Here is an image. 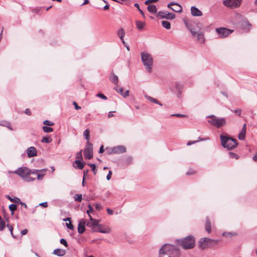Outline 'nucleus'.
I'll return each instance as SVG.
<instances>
[{"mask_svg":"<svg viewBox=\"0 0 257 257\" xmlns=\"http://www.w3.org/2000/svg\"><path fill=\"white\" fill-rule=\"evenodd\" d=\"M87 165L91 168V170L93 171L94 175H95L96 174L95 165L94 164H88Z\"/></svg>","mask_w":257,"mask_h":257,"instance_id":"e433bc0d","label":"nucleus"},{"mask_svg":"<svg viewBox=\"0 0 257 257\" xmlns=\"http://www.w3.org/2000/svg\"><path fill=\"white\" fill-rule=\"evenodd\" d=\"M66 253V251L65 250L60 248H56L53 251V254L59 256H62L64 255Z\"/></svg>","mask_w":257,"mask_h":257,"instance_id":"a211bd4d","label":"nucleus"},{"mask_svg":"<svg viewBox=\"0 0 257 257\" xmlns=\"http://www.w3.org/2000/svg\"><path fill=\"white\" fill-rule=\"evenodd\" d=\"M167 11H160L157 14V17L161 19L167 18Z\"/></svg>","mask_w":257,"mask_h":257,"instance_id":"5701e85b","label":"nucleus"},{"mask_svg":"<svg viewBox=\"0 0 257 257\" xmlns=\"http://www.w3.org/2000/svg\"><path fill=\"white\" fill-rule=\"evenodd\" d=\"M213 242L216 243L217 241L207 237L201 238L199 241V246L202 249H204Z\"/></svg>","mask_w":257,"mask_h":257,"instance_id":"9d476101","label":"nucleus"},{"mask_svg":"<svg viewBox=\"0 0 257 257\" xmlns=\"http://www.w3.org/2000/svg\"><path fill=\"white\" fill-rule=\"evenodd\" d=\"M75 163L76 164V166H75L76 168H77L80 170H82L83 168L84 164L83 163H82L80 160H75Z\"/></svg>","mask_w":257,"mask_h":257,"instance_id":"393cba45","label":"nucleus"},{"mask_svg":"<svg viewBox=\"0 0 257 257\" xmlns=\"http://www.w3.org/2000/svg\"><path fill=\"white\" fill-rule=\"evenodd\" d=\"M215 31L220 38L226 37L233 32L232 30L223 27L216 28Z\"/></svg>","mask_w":257,"mask_h":257,"instance_id":"9b49d317","label":"nucleus"},{"mask_svg":"<svg viewBox=\"0 0 257 257\" xmlns=\"http://www.w3.org/2000/svg\"><path fill=\"white\" fill-rule=\"evenodd\" d=\"M66 226L68 228H69L70 230H73L74 229V226L71 223V221H70L68 223H66Z\"/></svg>","mask_w":257,"mask_h":257,"instance_id":"de8ad7c7","label":"nucleus"},{"mask_svg":"<svg viewBox=\"0 0 257 257\" xmlns=\"http://www.w3.org/2000/svg\"><path fill=\"white\" fill-rule=\"evenodd\" d=\"M167 17L166 19L172 20L175 18V15L173 13L168 12Z\"/></svg>","mask_w":257,"mask_h":257,"instance_id":"58836bf2","label":"nucleus"},{"mask_svg":"<svg viewBox=\"0 0 257 257\" xmlns=\"http://www.w3.org/2000/svg\"><path fill=\"white\" fill-rule=\"evenodd\" d=\"M43 124L46 125L48 126H53L54 125V123L48 120H45L43 121Z\"/></svg>","mask_w":257,"mask_h":257,"instance_id":"37998d69","label":"nucleus"},{"mask_svg":"<svg viewBox=\"0 0 257 257\" xmlns=\"http://www.w3.org/2000/svg\"><path fill=\"white\" fill-rule=\"evenodd\" d=\"M86 221L84 219H81L79 220L78 225V232L80 234L83 233L85 230V225Z\"/></svg>","mask_w":257,"mask_h":257,"instance_id":"f8f14e48","label":"nucleus"},{"mask_svg":"<svg viewBox=\"0 0 257 257\" xmlns=\"http://www.w3.org/2000/svg\"><path fill=\"white\" fill-rule=\"evenodd\" d=\"M86 225H87V226L91 228L93 231L94 229H96L95 227H94V226H93L92 221H91L90 220V221H87V223L86 222Z\"/></svg>","mask_w":257,"mask_h":257,"instance_id":"c03bdc74","label":"nucleus"},{"mask_svg":"<svg viewBox=\"0 0 257 257\" xmlns=\"http://www.w3.org/2000/svg\"><path fill=\"white\" fill-rule=\"evenodd\" d=\"M95 208L98 210H100L102 209V207L100 204H95Z\"/></svg>","mask_w":257,"mask_h":257,"instance_id":"0e129e2a","label":"nucleus"},{"mask_svg":"<svg viewBox=\"0 0 257 257\" xmlns=\"http://www.w3.org/2000/svg\"><path fill=\"white\" fill-rule=\"evenodd\" d=\"M195 173V171L193 170H189L187 173L186 174L188 175H192Z\"/></svg>","mask_w":257,"mask_h":257,"instance_id":"680f3d73","label":"nucleus"},{"mask_svg":"<svg viewBox=\"0 0 257 257\" xmlns=\"http://www.w3.org/2000/svg\"><path fill=\"white\" fill-rule=\"evenodd\" d=\"M141 59L142 62L145 66L146 70L149 73L151 72L153 64V59L152 55L146 52H142Z\"/></svg>","mask_w":257,"mask_h":257,"instance_id":"20e7f679","label":"nucleus"},{"mask_svg":"<svg viewBox=\"0 0 257 257\" xmlns=\"http://www.w3.org/2000/svg\"><path fill=\"white\" fill-rule=\"evenodd\" d=\"M221 145L227 150H232L235 148L237 145V141L228 136L221 135L220 136Z\"/></svg>","mask_w":257,"mask_h":257,"instance_id":"f03ea898","label":"nucleus"},{"mask_svg":"<svg viewBox=\"0 0 257 257\" xmlns=\"http://www.w3.org/2000/svg\"><path fill=\"white\" fill-rule=\"evenodd\" d=\"M207 117L210 118L208 122L217 128H219L226 124V120L224 118H218L213 115L208 116Z\"/></svg>","mask_w":257,"mask_h":257,"instance_id":"39448f33","label":"nucleus"},{"mask_svg":"<svg viewBox=\"0 0 257 257\" xmlns=\"http://www.w3.org/2000/svg\"><path fill=\"white\" fill-rule=\"evenodd\" d=\"M88 207V209L87 210V213L88 214L89 217H90V216H91L90 213L93 211V209L92 208L90 204H89Z\"/></svg>","mask_w":257,"mask_h":257,"instance_id":"49530a36","label":"nucleus"},{"mask_svg":"<svg viewBox=\"0 0 257 257\" xmlns=\"http://www.w3.org/2000/svg\"><path fill=\"white\" fill-rule=\"evenodd\" d=\"M60 242L61 244H63L65 247L68 246L67 242L65 239H63V238L61 239Z\"/></svg>","mask_w":257,"mask_h":257,"instance_id":"3c124183","label":"nucleus"},{"mask_svg":"<svg viewBox=\"0 0 257 257\" xmlns=\"http://www.w3.org/2000/svg\"><path fill=\"white\" fill-rule=\"evenodd\" d=\"M75 158L77 160H79L82 159V150L76 153Z\"/></svg>","mask_w":257,"mask_h":257,"instance_id":"4c0bfd02","label":"nucleus"},{"mask_svg":"<svg viewBox=\"0 0 257 257\" xmlns=\"http://www.w3.org/2000/svg\"><path fill=\"white\" fill-rule=\"evenodd\" d=\"M228 154L229 155V157L231 158H235V159H238L239 158V156L234 153L229 152Z\"/></svg>","mask_w":257,"mask_h":257,"instance_id":"c9c22d12","label":"nucleus"},{"mask_svg":"<svg viewBox=\"0 0 257 257\" xmlns=\"http://www.w3.org/2000/svg\"><path fill=\"white\" fill-rule=\"evenodd\" d=\"M234 112L238 116H240L241 113V109H235Z\"/></svg>","mask_w":257,"mask_h":257,"instance_id":"5fc2aeb1","label":"nucleus"},{"mask_svg":"<svg viewBox=\"0 0 257 257\" xmlns=\"http://www.w3.org/2000/svg\"><path fill=\"white\" fill-rule=\"evenodd\" d=\"M246 125L245 123H244L243 125V126L242 127V130H241V131H243V132H246Z\"/></svg>","mask_w":257,"mask_h":257,"instance_id":"774afa93","label":"nucleus"},{"mask_svg":"<svg viewBox=\"0 0 257 257\" xmlns=\"http://www.w3.org/2000/svg\"><path fill=\"white\" fill-rule=\"evenodd\" d=\"M83 136L85 138L86 140H87V142L90 139V135H89V130L87 129L85 130L83 132Z\"/></svg>","mask_w":257,"mask_h":257,"instance_id":"7c9ffc66","label":"nucleus"},{"mask_svg":"<svg viewBox=\"0 0 257 257\" xmlns=\"http://www.w3.org/2000/svg\"><path fill=\"white\" fill-rule=\"evenodd\" d=\"M7 227L9 229V230H10V231L11 232V233L12 235V236L16 238L17 237L14 235L13 233V227L12 226V225H10V224H8L7 225Z\"/></svg>","mask_w":257,"mask_h":257,"instance_id":"ea45409f","label":"nucleus"},{"mask_svg":"<svg viewBox=\"0 0 257 257\" xmlns=\"http://www.w3.org/2000/svg\"><path fill=\"white\" fill-rule=\"evenodd\" d=\"M84 157L86 159H91L93 157V146L89 142H87L84 150Z\"/></svg>","mask_w":257,"mask_h":257,"instance_id":"6e6552de","label":"nucleus"},{"mask_svg":"<svg viewBox=\"0 0 257 257\" xmlns=\"http://www.w3.org/2000/svg\"><path fill=\"white\" fill-rule=\"evenodd\" d=\"M27 232H28V230L27 229H24V230H22L21 232L22 235L26 234L27 233Z\"/></svg>","mask_w":257,"mask_h":257,"instance_id":"338daca9","label":"nucleus"},{"mask_svg":"<svg viewBox=\"0 0 257 257\" xmlns=\"http://www.w3.org/2000/svg\"><path fill=\"white\" fill-rule=\"evenodd\" d=\"M191 14L195 17H199L202 16V13L198 8L193 6L191 8Z\"/></svg>","mask_w":257,"mask_h":257,"instance_id":"2eb2a0df","label":"nucleus"},{"mask_svg":"<svg viewBox=\"0 0 257 257\" xmlns=\"http://www.w3.org/2000/svg\"><path fill=\"white\" fill-rule=\"evenodd\" d=\"M186 27L188 29L191 33L192 36L196 37V40L200 44L204 42V34L202 32L198 31V28H197V25L184 20Z\"/></svg>","mask_w":257,"mask_h":257,"instance_id":"f257e3e1","label":"nucleus"},{"mask_svg":"<svg viewBox=\"0 0 257 257\" xmlns=\"http://www.w3.org/2000/svg\"><path fill=\"white\" fill-rule=\"evenodd\" d=\"M126 149L123 146H118L113 147L111 150V153L113 154H120L125 152Z\"/></svg>","mask_w":257,"mask_h":257,"instance_id":"ddd939ff","label":"nucleus"},{"mask_svg":"<svg viewBox=\"0 0 257 257\" xmlns=\"http://www.w3.org/2000/svg\"><path fill=\"white\" fill-rule=\"evenodd\" d=\"M242 0H224L223 5L230 9H235L239 7Z\"/></svg>","mask_w":257,"mask_h":257,"instance_id":"1a4fd4ad","label":"nucleus"},{"mask_svg":"<svg viewBox=\"0 0 257 257\" xmlns=\"http://www.w3.org/2000/svg\"><path fill=\"white\" fill-rule=\"evenodd\" d=\"M27 154L29 158L35 157L37 155L36 148L34 147H30L27 150Z\"/></svg>","mask_w":257,"mask_h":257,"instance_id":"4468645a","label":"nucleus"},{"mask_svg":"<svg viewBox=\"0 0 257 257\" xmlns=\"http://www.w3.org/2000/svg\"><path fill=\"white\" fill-rule=\"evenodd\" d=\"M129 93H130V91L128 90H126L125 91V92H124L123 94H122V96L124 98H126V97H127L129 95Z\"/></svg>","mask_w":257,"mask_h":257,"instance_id":"4d7b16f0","label":"nucleus"},{"mask_svg":"<svg viewBox=\"0 0 257 257\" xmlns=\"http://www.w3.org/2000/svg\"><path fill=\"white\" fill-rule=\"evenodd\" d=\"M117 35H118V37L120 38V39H121L123 44H124L125 42L123 39V37L125 35L124 30L122 28L119 29L117 32Z\"/></svg>","mask_w":257,"mask_h":257,"instance_id":"6ab92c4d","label":"nucleus"},{"mask_svg":"<svg viewBox=\"0 0 257 257\" xmlns=\"http://www.w3.org/2000/svg\"><path fill=\"white\" fill-rule=\"evenodd\" d=\"M44 174H40L39 173H37V179L38 180H41L43 179Z\"/></svg>","mask_w":257,"mask_h":257,"instance_id":"6e6d98bb","label":"nucleus"},{"mask_svg":"<svg viewBox=\"0 0 257 257\" xmlns=\"http://www.w3.org/2000/svg\"><path fill=\"white\" fill-rule=\"evenodd\" d=\"M161 248H163L164 251L169 255L177 257V247L175 245L166 243L162 245Z\"/></svg>","mask_w":257,"mask_h":257,"instance_id":"423d86ee","label":"nucleus"},{"mask_svg":"<svg viewBox=\"0 0 257 257\" xmlns=\"http://www.w3.org/2000/svg\"><path fill=\"white\" fill-rule=\"evenodd\" d=\"M52 140L50 137H44L41 140V142L43 143H50L52 142Z\"/></svg>","mask_w":257,"mask_h":257,"instance_id":"c756f323","label":"nucleus"},{"mask_svg":"<svg viewBox=\"0 0 257 257\" xmlns=\"http://www.w3.org/2000/svg\"><path fill=\"white\" fill-rule=\"evenodd\" d=\"M0 125L7 127L10 130H13L12 127L11 126V124L10 122L7 121H0Z\"/></svg>","mask_w":257,"mask_h":257,"instance_id":"4be33fe9","label":"nucleus"},{"mask_svg":"<svg viewBox=\"0 0 257 257\" xmlns=\"http://www.w3.org/2000/svg\"><path fill=\"white\" fill-rule=\"evenodd\" d=\"M136 23L137 28L139 30H141L143 29L144 26H145V23L141 22V21H137Z\"/></svg>","mask_w":257,"mask_h":257,"instance_id":"b1692460","label":"nucleus"},{"mask_svg":"<svg viewBox=\"0 0 257 257\" xmlns=\"http://www.w3.org/2000/svg\"><path fill=\"white\" fill-rule=\"evenodd\" d=\"M39 205L42 206V207L46 208V207H47L48 206V203H47V202H42V203H41L39 204Z\"/></svg>","mask_w":257,"mask_h":257,"instance_id":"bf43d9fd","label":"nucleus"},{"mask_svg":"<svg viewBox=\"0 0 257 257\" xmlns=\"http://www.w3.org/2000/svg\"><path fill=\"white\" fill-rule=\"evenodd\" d=\"M111 175H112V172L111 171H109L107 175L106 176V179L107 180H109L110 179Z\"/></svg>","mask_w":257,"mask_h":257,"instance_id":"052dcab7","label":"nucleus"},{"mask_svg":"<svg viewBox=\"0 0 257 257\" xmlns=\"http://www.w3.org/2000/svg\"><path fill=\"white\" fill-rule=\"evenodd\" d=\"M109 80L115 85H118V78L112 71L111 72L109 76Z\"/></svg>","mask_w":257,"mask_h":257,"instance_id":"dca6fc26","label":"nucleus"},{"mask_svg":"<svg viewBox=\"0 0 257 257\" xmlns=\"http://www.w3.org/2000/svg\"><path fill=\"white\" fill-rule=\"evenodd\" d=\"M5 227V222L3 219H0V230H3Z\"/></svg>","mask_w":257,"mask_h":257,"instance_id":"79ce46f5","label":"nucleus"},{"mask_svg":"<svg viewBox=\"0 0 257 257\" xmlns=\"http://www.w3.org/2000/svg\"><path fill=\"white\" fill-rule=\"evenodd\" d=\"M46 171V169H43V170H31V174H37L38 172H45Z\"/></svg>","mask_w":257,"mask_h":257,"instance_id":"a18cd8bd","label":"nucleus"},{"mask_svg":"<svg viewBox=\"0 0 257 257\" xmlns=\"http://www.w3.org/2000/svg\"><path fill=\"white\" fill-rule=\"evenodd\" d=\"M205 228L206 231L207 232H208V233L211 232V221L208 217H207L206 218Z\"/></svg>","mask_w":257,"mask_h":257,"instance_id":"f3484780","label":"nucleus"},{"mask_svg":"<svg viewBox=\"0 0 257 257\" xmlns=\"http://www.w3.org/2000/svg\"><path fill=\"white\" fill-rule=\"evenodd\" d=\"M145 97L146 98H147L150 101L155 103H156V104H158L160 105V106H162V104L161 102H160L156 99L152 97H151V96H148V95H145Z\"/></svg>","mask_w":257,"mask_h":257,"instance_id":"aec40b11","label":"nucleus"},{"mask_svg":"<svg viewBox=\"0 0 257 257\" xmlns=\"http://www.w3.org/2000/svg\"><path fill=\"white\" fill-rule=\"evenodd\" d=\"M162 26L166 28V29H170L171 28V24L170 23L167 21H163L162 22Z\"/></svg>","mask_w":257,"mask_h":257,"instance_id":"a878e982","label":"nucleus"},{"mask_svg":"<svg viewBox=\"0 0 257 257\" xmlns=\"http://www.w3.org/2000/svg\"><path fill=\"white\" fill-rule=\"evenodd\" d=\"M73 104L75 106V108L76 109V110H79L80 109H81V107L78 106L77 103L75 102V101H74L73 102Z\"/></svg>","mask_w":257,"mask_h":257,"instance_id":"13d9d810","label":"nucleus"},{"mask_svg":"<svg viewBox=\"0 0 257 257\" xmlns=\"http://www.w3.org/2000/svg\"><path fill=\"white\" fill-rule=\"evenodd\" d=\"M94 232H99L103 233H109L110 231V229L108 228L102 229L101 228H99V230H96V229H93Z\"/></svg>","mask_w":257,"mask_h":257,"instance_id":"c85d7f7f","label":"nucleus"},{"mask_svg":"<svg viewBox=\"0 0 257 257\" xmlns=\"http://www.w3.org/2000/svg\"><path fill=\"white\" fill-rule=\"evenodd\" d=\"M178 243L184 249H191L195 245V237L191 235H189L183 239H178Z\"/></svg>","mask_w":257,"mask_h":257,"instance_id":"7ed1b4c3","label":"nucleus"},{"mask_svg":"<svg viewBox=\"0 0 257 257\" xmlns=\"http://www.w3.org/2000/svg\"><path fill=\"white\" fill-rule=\"evenodd\" d=\"M6 197L12 202H16L17 203L21 202L20 199L17 197L12 198L9 195H6Z\"/></svg>","mask_w":257,"mask_h":257,"instance_id":"bb28decb","label":"nucleus"},{"mask_svg":"<svg viewBox=\"0 0 257 257\" xmlns=\"http://www.w3.org/2000/svg\"><path fill=\"white\" fill-rule=\"evenodd\" d=\"M114 89L121 96H122V94H123V89L122 87L118 89L116 87H114Z\"/></svg>","mask_w":257,"mask_h":257,"instance_id":"a19ab883","label":"nucleus"},{"mask_svg":"<svg viewBox=\"0 0 257 257\" xmlns=\"http://www.w3.org/2000/svg\"><path fill=\"white\" fill-rule=\"evenodd\" d=\"M42 129L45 133H50L53 131V128L47 126H43Z\"/></svg>","mask_w":257,"mask_h":257,"instance_id":"2f4dec72","label":"nucleus"},{"mask_svg":"<svg viewBox=\"0 0 257 257\" xmlns=\"http://www.w3.org/2000/svg\"><path fill=\"white\" fill-rule=\"evenodd\" d=\"M134 6L135 7H136L138 9L139 11H140V13L141 14V15L143 16V17H145V15H144V12L140 9V6L137 3H136L134 5Z\"/></svg>","mask_w":257,"mask_h":257,"instance_id":"8fccbe9b","label":"nucleus"},{"mask_svg":"<svg viewBox=\"0 0 257 257\" xmlns=\"http://www.w3.org/2000/svg\"><path fill=\"white\" fill-rule=\"evenodd\" d=\"M75 201L81 202L82 200V194H75L74 196Z\"/></svg>","mask_w":257,"mask_h":257,"instance_id":"f704fd0d","label":"nucleus"},{"mask_svg":"<svg viewBox=\"0 0 257 257\" xmlns=\"http://www.w3.org/2000/svg\"><path fill=\"white\" fill-rule=\"evenodd\" d=\"M148 10L150 13L153 14L157 13V9L156 6L154 5H150L148 7Z\"/></svg>","mask_w":257,"mask_h":257,"instance_id":"412c9836","label":"nucleus"},{"mask_svg":"<svg viewBox=\"0 0 257 257\" xmlns=\"http://www.w3.org/2000/svg\"><path fill=\"white\" fill-rule=\"evenodd\" d=\"M246 132L240 131L238 135V139L240 140H243L245 138Z\"/></svg>","mask_w":257,"mask_h":257,"instance_id":"72a5a7b5","label":"nucleus"},{"mask_svg":"<svg viewBox=\"0 0 257 257\" xmlns=\"http://www.w3.org/2000/svg\"><path fill=\"white\" fill-rule=\"evenodd\" d=\"M106 211H107V213L109 215H112L113 213V211L112 209H109V208H107Z\"/></svg>","mask_w":257,"mask_h":257,"instance_id":"e2e57ef3","label":"nucleus"},{"mask_svg":"<svg viewBox=\"0 0 257 257\" xmlns=\"http://www.w3.org/2000/svg\"><path fill=\"white\" fill-rule=\"evenodd\" d=\"M31 170L27 167H20L14 171V174L18 175L24 180L28 176L31 175Z\"/></svg>","mask_w":257,"mask_h":257,"instance_id":"0eeeda50","label":"nucleus"},{"mask_svg":"<svg viewBox=\"0 0 257 257\" xmlns=\"http://www.w3.org/2000/svg\"><path fill=\"white\" fill-rule=\"evenodd\" d=\"M9 209L11 211V214H14V211L17 209V206L15 204H12L9 205Z\"/></svg>","mask_w":257,"mask_h":257,"instance_id":"473e14b6","label":"nucleus"},{"mask_svg":"<svg viewBox=\"0 0 257 257\" xmlns=\"http://www.w3.org/2000/svg\"><path fill=\"white\" fill-rule=\"evenodd\" d=\"M90 220L91 221H92V225H93V226H94V227H95L98 226H101V224H98V220H96V219H94L93 218H92V217H91V216H90Z\"/></svg>","mask_w":257,"mask_h":257,"instance_id":"cd10ccee","label":"nucleus"},{"mask_svg":"<svg viewBox=\"0 0 257 257\" xmlns=\"http://www.w3.org/2000/svg\"><path fill=\"white\" fill-rule=\"evenodd\" d=\"M35 180V178L31 177L30 176H28L24 180L26 182L33 181Z\"/></svg>","mask_w":257,"mask_h":257,"instance_id":"09e8293b","label":"nucleus"},{"mask_svg":"<svg viewBox=\"0 0 257 257\" xmlns=\"http://www.w3.org/2000/svg\"><path fill=\"white\" fill-rule=\"evenodd\" d=\"M96 96L97 97H99L102 98V99H104V100L107 99V97L103 94L98 93V94H96Z\"/></svg>","mask_w":257,"mask_h":257,"instance_id":"603ef678","label":"nucleus"},{"mask_svg":"<svg viewBox=\"0 0 257 257\" xmlns=\"http://www.w3.org/2000/svg\"><path fill=\"white\" fill-rule=\"evenodd\" d=\"M174 5H177V3H170V4H168V7L169 8H171V9L172 10H173L174 11L176 12V11L174 9H173V8H171V6H174Z\"/></svg>","mask_w":257,"mask_h":257,"instance_id":"864d4df0","label":"nucleus"},{"mask_svg":"<svg viewBox=\"0 0 257 257\" xmlns=\"http://www.w3.org/2000/svg\"><path fill=\"white\" fill-rule=\"evenodd\" d=\"M25 113L27 114V115H30L31 114V110L28 109V108H27L26 110H25Z\"/></svg>","mask_w":257,"mask_h":257,"instance_id":"69168bd1","label":"nucleus"}]
</instances>
